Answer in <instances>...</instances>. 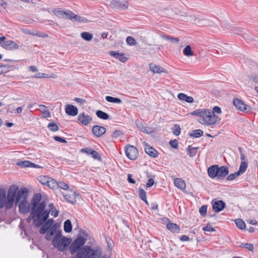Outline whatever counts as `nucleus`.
Instances as JSON below:
<instances>
[{
	"instance_id": "f257e3e1",
	"label": "nucleus",
	"mask_w": 258,
	"mask_h": 258,
	"mask_svg": "<svg viewBox=\"0 0 258 258\" xmlns=\"http://www.w3.org/2000/svg\"><path fill=\"white\" fill-rule=\"evenodd\" d=\"M45 207L46 203L42 202L36 208H31L30 215L27 221L30 222L32 220L35 227H40L47 220L50 213V210L45 209Z\"/></svg>"
},
{
	"instance_id": "f03ea898",
	"label": "nucleus",
	"mask_w": 258,
	"mask_h": 258,
	"mask_svg": "<svg viewBox=\"0 0 258 258\" xmlns=\"http://www.w3.org/2000/svg\"><path fill=\"white\" fill-rule=\"evenodd\" d=\"M191 115L200 117V123L207 126L218 124L220 122L219 117L208 109H198L191 112Z\"/></svg>"
},
{
	"instance_id": "7ed1b4c3",
	"label": "nucleus",
	"mask_w": 258,
	"mask_h": 258,
	"mask_svg": "<svg viewBox=\"0 0 258 258\" xmlns=\"http://www.w3.org/2000/svg\"><path fill=\"white\" fill-rule=\"evenodd\" d=\"M19 187L17 185H11L6 196L5 189H0V209L5 207L6 209H10L12 208Z\"/></svg>"
},
{
	"instance_id": "20e7f679",
	"label": "nucleus",
	"mask_w": 258,
	"mask_h": 258,
	"mask_svg": "<svg viewBox=\"0 0 258 258\" xmlns=\"http://www.w3.org/2000/svg\"><path fill=\"white\" fill-rule=\"evenodd\" d=\"M71 239L62 237L61 231H57L52 241V245L60 251H64L71 243Z\"/></svg>"
},
{
	"instance_id": "39448f33",
	"label": "nucleus",
	"mask_w": 258,
	"mask_h": 258,
	"mask_svg": "<svg viewBox=\"0 0 258 258\" xmlns=\"http://www.w3.org/2000/svg\"><path fill=\"white\" fill-rule=\"evenodd\" d=\"M101 255L100 250H95L91 247L86 246L76 254V258H99Z\"/></svg>"
},
{
	"instance_id": "423d86ee",
	"label": "nucleus",
	"mask_w": 258,
	"mask_h": 258,
	"mask_svg": "<svg viewBox=\"0 0 258 258\" xmlns=\"http://www.w3.org/2000/svg\"><path fill=\"white\" fill-rule=\"evenodd\" d=\"M0 46L8 50H15L19 48V45L12 40H6L5 36L0 37Z\"/></svg>"
},
{
	"instance_id": "0eeeda50",
	"label": "nucleus",
	"mask_w": 258,
	"mask_h": 258,
	"mask_svg": "<svg viewBox=\"0 0 258 258\" xmlns=\"http://www.w3.org/2000/svg\"><path fill=\"white\" fill-rule=\"evenodd\" d=\"M86 241V238L82 236H79L70 246L69 249L71 254H73L77 251L79 250L80 248L85 244Z\"/></svg>"
},
{
	"instance_id": "6e6552de",
	"label": "nucleus",
	"mask_w": 258,
	"mask_h": 258,
	"mask_svg": "<svg viewBox=\"0 0 258 258\" xmlns=\"http://www.w3.org/2000/svg\"><path fill=\"white\" fill-rule=\"evenodd\" d=\"M125 153L128 159L132 160H136L139 155L138 150L133 145H128L125 148Z\"/></svg>"
},
{
	"instance_id": "1a4fd4ad",
	"label": "nucleus",
	"mask_w": 258,
	"mask_h": 258,
	"mask_svg": "<svg viewBox=\"0 0 258 258\" xmlns=\"http://www.w3.org/2000/svg\"><path fill=\"white\" fill-rule=\"evenodd\" d=\"M128 2L125 0H112L110 3V7L119 10H125L128 7Z\"/></svg>"
},
{
	"instance_id": "9d476101",
	"label": "nucleus",
	"mask_w": 258,
	"mask_h": 258,
	"mask_svg": "<svg viewBox=\"0 0 258 258\" xmlns=\"http://www.w3.org/2000/svg\"><path fill=\"white\" fill-rule=\"evenodd\" d=\"M233 103L238 109L242 111L248 112L250 110V106L245 104L242 100L238 98H234Z\"/></svg>"
},
{
	"instance_id": "9b49d317",
	"label": "nucleus",
	"mask_w": 258,
	"mask_h": 258,
	"mask_svg": "<svg viewBox=\"0 0 258 258\" xmlns=\"http://www.w3.org/2000/svg\"><path fill=\"white\" fill-rule=\"evenodd\" d=\"M52 13L54 15L60 18H64L66 17L67 18L70 19V17H71V15H72V11L69 10L63 11L60 8H56L53 10Z\"/></svg>"
},
{
	"instance_id": "f8f14e48",
	"label": "nucleus",
	"mask_w": 258,
	"mask_h": 258,
	"mask_svg": "<svg viewBox=\"0 0 258 258\" xmlns=\"http://www.w3.org/2000/svg\"><path fill=\"white\" fill-rule=\"evenodd\" d=\"M17 195H16V203H18L19 202L27 200L28 196V190L26 188H21L17 191Z\"/></svg>"
},
{
	"instance_id": "ddd939ff",
	"label": "nucleus",
	"mask_w": 258,
	"mask_h": 258,
	"mask_svg": "<svg viewBox=\"0 0 258 258\" xmlns=\"http://www.w3.org/2000/svg\"><path fill=\"white\" fill-rule=\"evenodd\" d=\"M229 169L227 166H222L219 167L218 166L217 179L223 180L228 174Z\"/></svg>"
},
{
	"instance_id": "4468645a",
	"label": "nucleus",
	"mask_w": 258,
	"mask_h": 258,
	"mask_svg": "<svg viewBox=\"0 0 258 258\" xmlns=\"http://www.w3.org/2000/svg\"><path fill=\"white\" fill-rule=\"evenodd\" d=\"M78 120L84 125H87L92 120L91 116L85 114V113H80L78 116Z\"/></svg>"
},
{
	"instance_id": "2eb2a0df",
	"label": "nucleus",
	"mask_w": 258,
	"mask_h": 258,
	"mask_svg": "<svg viewBox=\"0 0 258 258\" xmlns=\"http://www.w3.org/2000/svg\"><path fill=\"white\" fill-rule=\"evenodd\" d=\"M106 131L104 127L97 125H94L92 128V133L97 137L102 136L105 133Z\"/></svg>"
},
{
	"instance_id": "dca6fc26",
	"label": "nucleus",
	"mask_w": 258,
	"mask_h": 258,
	"mask_svg": "<svg viewBox=\"0 0 258 258\" xmlns=\"http://www.w3.org/2000/svg\"><path fill=\"white\" fill-rule=\"evenodd\" d=\"M19 203V209L21 213L26 214L29 212V205L27 200H24Z\"/></svg>"
},
{
	"instance_id": "f3484780",
	"label": "nucleus",
	"mask_w": 258,
	"mask_h": 258,
	"mask_svg": "<svg viewBox=\"0 0 258 258\" xmlns=\"http://www.w3.org/2000/svg\"><path fill=\"white\" fill-rule=\"evenodd\" d=\"M225 207V203L222 201H216L213 203L212 207L215 212L221 211Z\"/></svg>"
},
{
	"instance_id": "a211bd4d",
	"label": "nucleus",
	"mask_w": 258,
	"mask_h": 258,
	"mask_svg": "<svg viewBox=\"0 0 258 258\" xmlns=\"http://www.w3.org/2000/svg\"><path fill=\"white\" fill-rule=\"evenodd\" d=\"M63 195L64 198L68 202L72 204H74L76 202V197L78 195L75 192L70 191L69 193L63 194Z\"/></svg>"
},
{
	"instance_id": "6ab92c4d",
	"label": "nucleus",
	"mask_w": 258,
	"mask_h": 258,
	"mask_svg": "<svg viewBox=\"0 0 258 258\" xmlns=\"http://www.w3.org/2000/svg\"><path fill=\"white\" fill-rule=\"evenodd\" d=\"M65 111L68 115L71 116H75L78 113L77 108L71 104L66 105Z\"/></svg>"
},
{
	"instance_id": "aec40b11",
	"label": "nucleus",
	"mask_w": 258,
	"mask_h": 258,
	"mask_svg": "<svg viewBox=\"0 0 258 258\" xmlns=\"http://www.w3.org/2000/svg\"><path fill=\"white\" fill-rule=\"evenodd\" d=\"M218 165H214L210 166L207 170L208 176L211 178H217Z\"/></svg>"
},
{
	"instance_id": "412c9836",
	"label": "nucleus",
	"mask_w": 258,
	"mask_h": 258,
	"mask_svg": "<svg viewBox=\"0 0 258 258\" xmlns=\"http://www.w3.org/2000/svg\"><path fill=\"white\" fill-rule=\"evenodd\" d=\"M166 221H168V223L166 224V228L172 232L178 233L180 228L178 225L175 223L170 222L168 219H166Z\"/></svg>"
},
{
	"instance_id": "4be33fe9",
	"label": "nucleus",
	"mask_w": 258,
	"mask_h": 258,
	"mask_svg": "<svg viewBox=\"0 0 258 258\" xmlns=\"http://www.w3.org/2000/svg\"><path fill=\"white\" fill-rule=\"evenodd\" d=\"M136 124L138 128L142 132L146 134H149L152 132V130L148 126H146L144 124L140 121V120H137L136 121Z\"/></svg>"
},
{
	"instance_id": "5701e85b",
	"label": "nucleus",
	"mask_w": 258,
	"mask_h": 258,
	"mask_svg": "<svg viewBox=\"0 0 258 258\" xmlns=\"http://www.w3.org/2000/svg\"><path fill=\"white\" fill-rule=\"evenodd\" d=\"M145 152L152 157H156L158 156V152L150 145H146L145 147Z\"/></svg>"
},
{
	"instance_id": "b1692460",
	"label": "nucleus",
	"mask_w": 258,
	"mask_h": 258,
	"mask_svg": "<svg viewBox=\"0 0 258 258\" xmlns=\"http://www.w3.org/2000/svg\"><path fill=\"white\" fill-rule=\"evenodd\" d=\"M150 70L154 74H158L161 73L165 72V69H164L162 67H160L158 65H156L154 63H150L149 65Z\"/></svg>"
},
{
	"instance_id": "393cba45",
	"label": "nucleus",
	"mask_w": 258,
	"mask_h": 258,
	"mask_svg": "<svg viewBox=\"0 0 258 258\" xmlns=\"http://www.w3.org/2000/svg\"><path fill=\"white\" fill-rule=\"evenodd\" d=\"M110 54L111 56L118 59L120 61L125 62L127 60V57H125L123 53H119L116 51H110Z\"/></svg>"
},
{
	"instance_id": "a878e982",
	"label": "nucleus",
	"mask_w": 258,
	"mask_h": 258,
	"mask_svg": "<svg viewBox=\"0 0 258 258\" xmlns=\"http://www.w3.org/2000/svg\"><path fill=\"white\" fill-rule=\"evenodd\" d=\"M71 15V17H70L69 19L73 21L83 23H87L88 22L85 17L75 15L73 12L72 15Z\"/></svg>"
},
{
	"instance_id": "bb28decb",
	"label": "nucleus",
	"mask_w": 258,
	"mask_h": 258,
	"mask_svg": "<svg viewBox=\"0 0 258 258\" xmlns=\"http://www.w3.org/2000/svg\"><path fill=\"white\" fill-rule=\"evenodd\" d=\"M174 185L178 188L184 190L186 187V184L185 181L180 178H177L174 180Z\"/></svg>"
},
{
	"instance_id": "cd10ccee",
	"label": "nucleus",
	"mask_w": 258,
	"mask_h": 258,
	"mask_svg": "<svg viewBox=\"0 0 258 258\" xmlns=\"http://www.w3.org/2000/svg\"><path fill=\"white\" fill-rule=\"evenodd\" d=\"M41 200V195L38 194H36L34 196L31 203L32 205V208H37L38 206H39L40 202Z\"/></svg>"
},
{
	"instance_id": "c85d7f7f",
	"label": "nucleus",
	"mask_w": 258,
	"mask_h": 258,
	"mask_svg": "<svg viewBox=\"0 0 258 258\" xmlns=\"http://www.w3.org/2000/svg\"><path fill=\"white\" fill-rule=\"evenodd\" d=\"M177 97L180 100L185 101L188 103H192L194 101L192 97L188 96L186 94L182 93L178 94Z\"/></svg>"
},
{
	"instance_id": "c756f323",
	"label": "nucleus",
	"mask_w": 258,
	"mask_h": 258,
	"mask_svg": "<svg viewBox=\"0 0 258 258\" xmlns=\"http://www.w3.org/2000/svg\"><path fill=\"white\" fill-rule=\"evenodd\" d=\"M17 165L21 167H35L36 166H38L35 164L29 161H20L17 163Z\"/></svg>"
},
{
	"instance_id": "7c9ffc66",
	"label": "nucleus",
	"mask_w": 258,
	"mask_h": 258,
	"mask_svg": "<svg viewBox=\"0 0 258 258\" xmlns=\"http://www.w3.org/2000/svg\"><path fill=\"white\" fill-rule=\"evenodd\" d=\"M39 110L42 114V117L48 118L50 116V113L47 109V107L44 105H39Z\"/></svg>"
},
{
	"instance_id": "2f4dec72",
	"label": "nucleus",
	"mask_w": 258,
	"mask_h": 258,
	"mask_svg": "<svg viewBox=\"0 0 258 258\" xmlns=\"http://www.w3.org/2000/svg\"><path fill=\"white\" fill-rule=\"evenodd\" d=\"M199 148V147H192L189 145L188 146L186 151L188 155L192 157L196 155Z\"/></svg>"
},
{
	"instance_id": "473e14b6",
	"label": "nucleus",
	"mask_w": 258,
	"mask_h": 258,
	"mask_svg": "<svg viewBox=\"0 0 258 258\" xmlns=\"http://www.w3.org/2000/svg\"><path fill=\"white\" fill-rule=\"evenodd\" d=\"M96 114L98 117L104 120L108 119L109 118V115L107 113L101 110H97L96 112Z\"/></svg>"
},
{
	"instance_id": "72a5a7b5",
	"label": "nucleus",
	"mask_w": 258,
	"mask_h": 258,
	"mask_svg": "<svg viewBox=\"0 0 258 258\" xmlns=\"http://www.w3.org/2000/svg\"><path fill=\"white\" fill-rule=\"evenodd\" d=\"M203 135V131L201 130H195L189 134L191 137L197 138L202 136Z\"/></svg>"
},
{
	"instance_id": "f704fd0d",
	"label": "nucleus",
	"mask_w": 258,
	"mask_h": 258,
	"mask_svg": "<svg viewBox=\"0 0 258 258\" xmlns=\"http://www.w3.org/2000/svg\"><path fill=\"white\" fill-rule=\"evenodd\" d=\"M64 230L67 233H69L72 230V225L70 220H66L64 223Z\"/></svg>"
},
{
	"instance_id": "c9c22d12",
	"label": "nucleus",
	"mask_w": 258,
	"mask_h": 258,
	"mask_svg": "<svg viewBox=\"0 0 258 258\" xmlns=\"http://www.w3.org/2000/svg\"><path fill=\"white\" fill-rule=\"evenodd\" d=\"M47 185L52 189H55L58 187L57 182L52 178H49Z\"/></svg>"
},
{
	"instance_id": "e433bc0d",
	"label": "nucleus",
	"mask_w": 258,
	"mask_h": 258,
	"mask_svg": "<svg viewBox=\"0 0 258 258\" xmlns=\"http://www.w3.org/2000/svg\"><path fill=\"white\" fill-rule=\"evenodd\" d=\"M235 223L238 228L243 230L245 228V222L240 219H237L235 220Z\"/></svg>"
},
{
	"instance_id": "4c0bfd02",
	"label": "nucleus",
	"mask_w": 258,
	"mask_h": 258,
	"mask_svg": "<svg viewBox=\"0 0 258 258\" xmlns=\"http://www.w3.org/2000/svg\"><path fill=\"white\" fill-rule=\"evenodd\" d=\"M247 168V163L245 161H242L240 163L238 172L241 175L245 172Z\"/></svg>"
},
{
	"instance_id": "58836bf2",
	"label": "nucleus",
	"mask_w": 258,
	"mask_h": 258,
	"mask_svg": "<svg viewBox=\"0 0 258 258\" xmlns=\"http://www.w3.org/2000/svg\"><path fill=\"white\" fill-rule=\"evenodd\" d=\"M105 99L107 101L111 103H121L122 102L121 100L119 98H114L110 96H106Z\"/></svg>"
},
{
	"instance_id": "ea45409f",
	"label": "nucleus",
	"mask_w": 258,
	"mask_h": 258,
	"mask_svg": "<svg viewBox=\"0 0 258 258\" xmlns=\"http://www.w3.org/2000/svg\"><path fill=\"white\" fill-rule=\"evenodd\" d=\"M234 33L236 34L242 35L244 38H247L248 35L247 34L246 30L241 28H237L235 30Z\"/></svg>"
},
{
	"instance_id": "a19ab883",
	"label": "nucleus",
	"mask_w": 258,
	"mask_h": 258,
	"mask_svg": "<svg viewBox=\"0 0 258 258\" xmlns=\"http://www.w3.org/2000/svg\"><path fill=\"white\" fill-rule=\"evenodd\" d=\"M13 66L10 65L5 64L0 66V70L1 71V72H0V74L6 73L9 72L10 70L13 69Z\"/></svg>"
},
{
	"instance_id": "79ce46f5",
	"label": "nucleus",
	"mask_w": 258,
	"mask_h": 258,
	"mask_svg": "<svg viewBox=\"0 0 258 258\" xmlns=\"http://www.w3.org/2000/svg\"><path fill=\"white\" fill-rule=\"evenodd\" d=\"M81 37L85 40L90 41L93 38V35L87 32H84L81 33Z\"/></svg>"
},
{
	"instance_id": "37998d69",
	"label": "nucleus",
	"mask_w": 258,
	"mask_h": 258,
	"mask_svg": "<svg viewBox=\"0 0 258 258\" xmlns=\"http://www.w3.org/2000/svg\"><path fill=\"white\" fill-rule=\"evenodd\" d=\"M47 127L52 132H56L59 130L58 126L53 122H50L48 123Z\"/></svg>"
},
{
	"instance_id": "c03bdc74",
	"label": "nucleus",
	"mask_w": 258,
	"mask_h": 258,
	"mask_svg": "<svg viewBox=\"0 0 258 258\" xmlns=\"http://www.w3.org/2000/svg\"><path fill=\"white\" fill-rule=\"evenodd\" d=\"M183 53L186 56H190L193 55V52L191 50V47L187 45L183 50Z\"/></svg>"
},
{
	"instance_id": "a18cd8bd",
	"label": "nucleus",
	"mask_w": 258,
	"mask_h": 258,
	"mask_svg": "<svg viewBox=\"0 0 258 258\" xmlns=\"http://www.w3.org/2000/svg\"><path fill=\"white\" fill-rule=\"evenodd\" d=\"M139 197L144 201L146 202V204L148 203L146 198V191L142 188L139 189Z\"/></svg>"
},
{
	"instance_id": "49530a36",
	"label": "nucleus",
	"mask_w": 258,
	"mask_h": 258,
	"mask_svg": "<svg viewBox=\"0 0 258 258\" xmlns=\"http://www.w3.org/2000/svg\"><path fill=\"white\" fill-rule=\"evenodd\" d=\"M50 178L46 176H40L39 177L38 180L42 184L47 185Z\"/></svg>"
},
{
	"instance_id": "de8ad7c7",
	"label": "nucleus",
	"mask_w": 258,
	"mask_h": 258,
	"mask_svg": "<svg viewBox=\"0 0 258 258\" xmlns=\"http://www.w3.org/2000/svg\"><path fill=\"white\" fill-rule=\"evenodd\" d=\"M173 134L175 136H178L181 132V128L179 125L175 124L172 128Z\"/></svg>"
},
{
	"instance_id": "09e8293b",
	"label": "nucleus",
	"mask_w": 258,
	"mask_h": 258,
	"mask_svg": "<svg viewBox=\"0 0 258 258\" xmlns=\"http://www.w3.org/2000/svg\"><path fill=\"white\" fill-rule=\"evenodd\" d=\"M126 43L130 46L135 45L137 43L135 39L132 36H128L126 39Z\"/></svg>"
},
{
	"instance_id": "8fccbe9b",
	"label": "nucleus",
	"mask_w": 258,
	"mask_h": 258,
	"mask_svg": "<svg viewBox=\"0 0 258 258\" xmlns=\"http://www.w3.org/2000/svg\"><path fill=\"white\" fill-rule=\"evenodd\" d=\"M34 77L36 78H55L54 75H53V76H51L50 77H48L46 74H44V73H38L36 74L35 76H34Z\"/></svg>"
},
{
	"instance_id": "3c124183",
	"label": "nucleus",
	"mask_w": 258,
	"mask_h": 258,
	"mask_svg": "<svg viewBox=\"0 0 258 258\" xmlns=\"http://www.w3.org/2000/svg\"><path fill=\"white\" fill-rule=\"evenodd\" d=\"M240 174L238 172V171L231 173L230 175H228L226 179L227 180L231 181L235 179Z\"/></svg>"
},
{
	"instance_id": "603ef678",
	"label": "nucleus",
	"mask_w": 258,
	"mask_h": 258,
	"mask_svg": "<svg viewBox=\"0 0 258 258\" xmlns=\"http://www.w3.org/2000/svg\"><path fill=\"white\" fill-rule=\"evenodd\" d=\"M162 37L163 39H164L165 40H170L171 41L175 42L176 43H178L179 41V39L177 37H172L166 36V35L163 36Z\"/></svg>"
},
{
	"instance_id": "864d4df0",
	"label": "nucleus",
	"mask_w": 258,
	"mask_h": 258,
	"mask_svg": "<svg viewBox=\"0 0 258 258\" xmlns=\"http://www.w3.org/2000/svg\"><path fill=\"white\" fill-rule=\"evenodd\" d=\"M207 211V206L204 205V206H202L200 208L199 212L202 216L204 217L206 215Z\"/></svg>"
},
{
	"instance_id": "5fc2aeb1",
	"label": "nucleus",
	"mask_w": 258,
	"mask_h": 258,
	"mask_svg": "<svg viewBox=\"0 0 258 258\" xmlns=\"http://www.w3.org/2000/svg\"><path fill=\"white\" fill-rule=\"evenodd\" d=\"M58 187H60L63 189L66 190L69 188V185L63 181L57 182Z\"/></svg>"
},
{
	"instance_id": "6e6d98bb",
	"label": "nucleus",
	"mask_w": 258,
	"mask_h": 258,
	"mask_svg": "<svg viewBox=\"0 0 258 258\" xmlns=\"http://www.w3.org/2000/svg\"><path fill=\"white\" fill-rule=\"evenodd\" d=\"M41 226V227L39 230V233L40 234H43L45 233L46 231L49 229V228L44 223Z\"/></svg>"
},
{
	"instance_id": "4d7b16f0",
	"label": "nucleus",
	"mask_w": 258,
	"mask_h": 258,
	"mask_svg": "<svg viewBox=\"0 0 258 258\" xmlns=\"http://www.w3.org/2000/svg\"><path fill=\"white\" fill-rule=\"evenodd\" d=\"M122 135V133L119 130L114 131L112 135V138L113 139H117Z\"/></svg>"
},
{
	"instance_id": "13d9d810",
	"label": "nucleus",
	"mask_w": 258,
	"mask_h": 258,
	"mask_svg": "<svg viewBox=\"0 0 258 258\" xmlns=\"http://www.w3.org/2000/svg\"><path fill=\"white\" fill-rule=\"evenodd\" d=\"M203 230L205 231H209V232H213L215 231V230L214 228L211 226L208 225L203 228Z\"/></svg>"
},
{
	"instance_id": "bf43d9fd",
	"label": "nucleus",
	"mask_w": 258,
	"mask_h": 258,
	"mask_svg": "<svg viewBox=\"0 0 258 258\" xmlns=\"http://www.w3.org/2000/svg\"><path fill=\"white\" fill-rule=\"evenodd\" d=\"M91 155L92 157L95 159L99 160L100 159V155L97 153V152L95 150H93V151H92Z\"/></svg>"
},
{
	"instance_id": "052dcab7",
	"label": "nucleus",
	"mask_w": 258,
	"mask_h": 258,
	"mask_svg": "<svg viewBox=\"0 0 258 258\" xmlns=\"http://www.w3.org/2000/svg\"><path fill=\"white\" fill-rule=\"evenodd\" d=\"M169 144L173 148H177L178 146V141L177 140H171L169 142Z\"/></svg>"
},
{
	"instance_id": "680f3d73",
	"label": "nucleus",
	"mask_w": 258,
	"mask_h": 258,
	"mask_svg": "<svg viewBox=\"0 0 258 258\" xmlns=\"http://www.w3.org/2000/svg\"><path fill=\"white\" fill-rule=\"evenodd\" d=\"M248 250L253 252L254 250V247L252 244L251 243H246L245 247Z\"/></svg>"
},
{
	"instance_id": "e2e57ef3",
	"label": "nucleus",
	"mask_w": 258,
	"mask_h": 258,
	"mask_svg": "<svg viewBox=\"0 0 258 258\" xmlns=\"http://www.w3.org/2000/svg\"><path fill=\"white\" fill-rule=\"evenodd\" d=\"M154 184V180L152 178L149 179L147 183H146V187L147 188L151 187L153 184Z\"/></svg>"
},
{
	"instance_id": "0e129e2a",
	"label": "nucleus",
	"mask_w": 258,
	"mask_h": 258,
	"mask_svg": "<svg viewBox=\"0 0 258 258\" xmlns=\"http://www.w3.org/2000/svg\"><path fill=\"white\" fill-rule=\"evenodd\" d=\"M54 139L56 141H57V142H61V143H67V141L63 139V138H62L59 136H55L54 137Z\"/></svg>"
},
{
	"instance_id": "69168bd1",
	"label": "nucleus",
	"mask_w": 258,
	"mask_h": 258,
	"mask_svg": "<svg viewBox=\"0 0 258 258\" xmlns=\"http://www.w3.org/2000/svg\"><path fill=\"white\" fill-rule=\"evenodd\" d=\"M52 216H53L54 217H56L58 215V211H57L55 208L52 209V210H49Z\"/></svg>"
},
{
	"instance_id": "338daca9",
	"label": "nucleus",
	"mask_w": 258,
	"mask_h": 258,
	"mask_svg": "<svg viewBox=\"0 0 258 258\" xmlns=\"http://www.w3.org/2000/svg\"><path fill=\"white\" fill-rule=\"evenodd\" d=\"M46 222L44 223L45 225H46L49 228L52 225L53 223V220L52 219H50L48 220L47 221H45Z\"/></svg>"
},
{
	"instance_id": "774afa93",
	"label": "nucleus",
	"mask_w": 258,
	"mask_h": 258,
	"mask_svg": "<svg viewBox=\"0 0 258 258\" xmlns=\"http://www.w3.org/2000/svg\"><path fill=\"white\" fill-rule=\"evenodd\" d=\"M250 79L252 80L255 83L258 84V76L257 75H252L249 77Z\"/></svg>"
}]
</instances>
